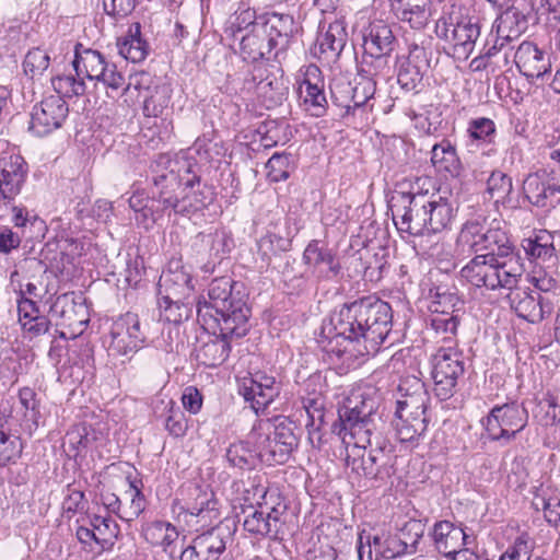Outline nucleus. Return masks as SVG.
Returning a JSON list of instances; mask_svg holds the SVG:
<instances>
[{"mask_svg": "<svg viewBox=\"0 0 560 560\" xmlns=\"http://www.w3.org/2000/svg\"><path fill=\"white\" fill-rule=\"evenodd\" d=\"M331 325L334 334L320 341L328 355L353 360L374 354L392 330V307L373 295L363 296L343 304Z\"/></svg>", "mask_w": 560, "mask_h": 560, "instance_id": "1", "label": "nucleus"}, {"mask_svg": "<svg viewBox=\"0 0 560 560\" xmlns=\"http://www.w3.org/2000/svg\"><path fill=\"white\" fill-rule=\"evenodd\" d=\"M240 284L230 277H220L211 281L208 300L197 305L198 320L208 330L218 328L224 335L244 337L249 330L250 308L236 288Z\"/></svg>", "mask_w": 560, "mask_h": 560, "instance_id": "2", "label": "nucleus"}, {"mask_svg": "<svg viewBox=\"0 0 560 560\" xmlns=\"http://www.w3.org/2000/svg\"><path fill=\"white\" fill-rule=\"evenodd\" d=\"M525 271L520 255L499 257L476 255L462 270V277L476 288L488 290L516 288Z\"/></svg>", "mask_w": 560, "mask_h": 560, "instance_id": "3", "label": "nucleus"}, {"mask_svg": "<svg viewBox=\"0 0 560 560\" xmlns=\"http://www.w3.org/2000/svg\"><path fill=\"white\" fill-rule=\"evenodd\" d=\"M457 248L478 255H489L499 257H512L520 255L508 233L501 228L498 220L489 221L485 215H477L467 220L458 234Z\"/></svg>", "mask_w": 560, "mask_h": 560, "instance_id": "4", "label": "nucleus"}, {"mask_svg": "<svg viewBox=\"0 0 560 560\" xmlns=\"http://www.w3.org/2000/svg\"><path fill=\"white\" fill-rule=\"evenodd\" d=\"M153 184L158 189L159 201L164 209L172 208L178 212L182 199L186 198L185 190L199 183L196 175L190 176L189 165L185 161L161 154L151 165Z\"/></svg>", "mask_w": 560, "mask_h": 560, "instance_id": "5", "label": "nucleus"}, {"mask_svg": "<svg viewBox=\"0 0 560 560\" xmlns=\"http://www.w3.org/2000/svg\"><path fill=\"white\" fill-rule=\"evenodd\" d=\"M377 407L378 401L374 390H352L338 407V422L332 424V433L342 438V440H345L347 433L352 438L364 434L370 443L372 417Z\"/></svg>", "mask_w": 560, "mask_h": 560, "instance_id": "6", "label": "nucleus"}, {"mask_svg": "<svg viewBox=\"0 0 560 560\" xmlns=\"http://www.w3.org/2000/svg\"><path fill=\"white\" fill-rule=\"evenodd\" d=\"M435 33L453 45L455 54L468 58L480 35V27L472 18L463 13L460 5L453 3L443 8V14L435 24Z\"/></svg>", "mask_w": 560, "mask_h": 560, "instance_id": "7", "label": "nucleus"}, {"mask_svg": "<svg viewBox=\"0 0 560 560\" xmlns=\"http://www.w3.org/2000/svg\"><path fill=\"white\" fill-rule=\"evenodd\" d=\"M527 409L516 401L494 406L482 420L488 439L506 445L522 432L528 423Z\"/></svg>", "mask_w": 560, "mask_h": 560, "instance_id": "8", "label": "nucleus"}, {"mask_svg": "<svg viewBox=\"0 0 560 560\" xmlns=\"http://www.w3.org/2000/svg\"><path fill=\"white\" fill-rule=\"evenodd\" d=\"M465 373V358L456 348L441 347L432 357L434 394L440 400H447L456 393L458 380Z\"/></svg>", "mask_w": 560, "mask_h": 560, "instance_id": "9", "label": "nucleus"}, {"mask_svg": "<svg viewBox=\"0 0 560 560\" xmlns=\"http://www.w3.org/2000/svg\"><path fill=\"white\" fill-rule=\"evenodd\" d=\"M346 465L360 477L377 482L387 481L395 472L394 456L384 447H374L369 451L359 446L358 442L347 454Z\"/></svg>", "mask_w": 560, "mask_h": 560, "instance_id": "10", "label": "nucleus"}, {"mask_svg": "<svg viewBox=\"0 0 560 560\" xmlns=\"http://www.w3.org/2000/svg\"><path fill=\"white\" fill-rule=\"evenodd\" d=\"M295 422L287 417H277L272 435L267 434L258 442L259 456L269 465L285 464L299 446Z\"/></svg>", "mask_w": 560, "mask_h": 560, "instance_id": "11", "label": "nucleus"}, {"mask_svg": "<svg viewBox=\"0 0 560 560\" xmlns=\"http://www.w3.org/2000/svg\"><path fill=\"white\" fill-rule=\"evenodd\" d=\"M425 192H397L393 196L389 210L397 230L410 235H424Z\"/></svg>", "mask_w": 560, "mask_h": 560, "instance_id": "12", "label": "nucleus"}, {"mask_svg": "<svg viewBox=\"0 0 560 560\" xmlns=\"http://www.w3.org/2000/svg\"><path fill=\"white\" fill-rule=\"evenodd\" d=\"M534 12V0H511V4L497 18L490 37L504 49L526 31Z\"/></svg>", "mask_w": 560, "mask_h": 560, "instance_id": "13", "label": "nucleus"}, {"mask_svg": "<svg viewBox=\"0 0 560 560\" xmlns=\"http://www.w3.org/2000/svg\"><path fill=\"white\" fill-rule=\"evenodd\" d=\"M109 355L131 359L145 341L137 314L128 312L113 322L109 330Z\"/></svg>", "mask_w": 560, "mask_h": 560, "instance_id": "14", "label": "nucleus"}, {"mask_svg": "<svg viewBox=\"0 0 560 560\" xmlns=\"http://www.w3.org/2000/svg\"><path fill=\"white\" fill-rule=\"evenodd\" d=\"M68 114L67 102L60 95H49L34 106L30 130L38 137L46 136L60 128Z\"/></svg>", "mask_w": 560, "mask_h": 560, "instance_id": "15", "label": "nucleus"}, {"mask_svg": "<svg viewBox=\"0 0 560 560\" xmlns=\"http://www.w3.org/2000/svg\"><path fill=\"white\" fill-rule=\"evenodd\" d=\"M510 301L516 315L532 324L542 322L555 307L552 300L537 291L518 290L511 294Z\"/></svg>", "mask_w": 560, "mask_h": 560, "instance_id": "16", "label": "nucleus"}, {"mask_svg": "<svg viewBox=\"0 0 560 560\" xmlns=\"http://www.w3.org/2000/svg\"><path fill=\"white\" fill-rule=\"evenodd\" d=\"M514 62L527 80H544L551 69V55L532 42H523L514 54Z\"/></svg>", "mask_w": 560, "mask_h": 560, "instance_id": "17", "label": "nucleus"}, {"mask_svg": "<svg viewBox=\"0 0 560 560\" xmlns=\"http://www.w3.org/2000/svg\"><path fill=\"white\" fill-rule=\"evenodd\" d=\"M523 190L526 199L537 208L552 209L560 205V185L538 173L524 179Z\"/></svg>", "mask_w": 560, "mask_h": 560, "instance_id": "18", "label": "nucleus"}, {"mask_svg": "<svg viewBox=\"0 0 560 560\" xmlns=\"http://www.w3.org/2000/svg\"><path fill=\"white\" fill-rule=\"evenodd\" d=\"M242 393L244 399L250 401L252 408L258 413L279 395V386L273 376L257 372L249 380H245Z\"/></svg>", "mask_w": 560, "mask_h": 560, "instance_id": "19", "label": "nucleus"}, {"mask_svg": "<svg viewBox=\"0 0 560 560\" xmlns=\"http://www.w3.org/2000/svg\"><path fill=\"white\" fill-rule=\"evenodd\" d=\"M237 338L236 335H224L218 328L212 330V336L195 349L197 361L208 368H215L226 361L231 352L230 339Z\"/></svg>", "mask_w": 560, "mask_h": 560, "instance_id": "20", "label": "nucleus"}, {"mask_svg": "<svg viewBox=\"0 0 560 560\" xmlns=\"http://www.w3.org/2000/svg\"><path fill=\"white\" fill-rule=\"evenodd\" d=\"M234 529L229 524L217 526L197 535L194 540L203 560H219L225 552L226 546L233 540Z\"/></svg>", "mask_w": 560, "mask_h": 560, "instance_id": "21", "label": "nucleus"}, {"mask_svg": "<svg viewBox=\"0 0 560 560\" xmlns=\"http://www.w3.org/2000/svg\"><path fill=\"white\" fill-rule=\"evenodd\" d=\"M262 26H266L268 38L276 47V57L289 48L292 38L300 31V25L292 15L277 12L269 13Z\"/></svg>", "mask_w": 560, "mask_h": 560, "instance_id": "22", "label": "nucleus"}, {"mask_svg": "<svg viewBox=\"0 0 560 560\" xmlns=\"http://www.w3.org/2000/svg\"><path fill=\"white\" fill-rule=\"evenodd\" d=\"M320 70L316 66H310L306 70L305 79L300 88L301 97L306 110L315 117H322L327 110V100L324 92V84L313 82L312 79H317Z\"/></svg>", "mask_w": 560, "mask_h": 560, "instance_id": "23", "label": "nucleus"}, {"mask_svg": "<svg viewBox=\"0 0 560 560\" xmlns=\"http://www.w3.org/2000/svg\"><path fill=\"white\" fill-rule=\"evenodd\" d=\"M425 203L424 235L436 234L447 229L454 217V210L448 200L441 196H429L425 192Z\"/></svg>", "mask_w": 560, "mask_h": 560, "instance_id": "24", "label": "nucleus"}, {"mask_svg": "<svg viewBox=\"0 0 560 560\" xmlns=\"http://www.w3.org/2000/svg\"><path fill=\"white\" fill-rule=\"evenodd\" d=\"M240 49L243 59L248 62H256L266 58L270 52H276V47L271 45L266 26H262V24H255L254 27L241 38Z\"/></svg>", "mask_w": 560, "mask_h": 560, "instance_id": "25", "label": "nucleus"}, {"mask_svg": "<svg viewBox=\"0 0 560 560\" xmlns=\"http://www.w3.org/2000/svg\"><path fill=\"white\" fill-rule=\"evenodd\" d=\"M106 62L105 56L98 50L84 48L82 44L75 45L72 65L77 77L94 81L98 72L105 69Z\"/></svg>", "mask_w": 560, "mask_h": 560, "instance_id": "26", "label": "nucleus"}, {"mask_svg": "<svg viewBox=\"0 0 560 560\" xmlns=\"http://www.w3.org/2000/svg\"><path fill=\"white\" fill-rule=\"evenodd\" d=\"M346 42L347 33L342 23H330L327 31L316 39L315 49H318V58L327 61L336 60L341 54Z\"/></svg>", "mask_w": 560, "mask_h": 560, "instance_id": "27", "label": "nucleus"}, {"mask_svg": "<svg viewBox=\"0 0 560 560\" xmlns=\"http://www.w3.org/2000/svg\"><path fill=\"white\" fill-rule=\"evenodd\" d=\"M118 54L131 62L143 61L149 54V44L141 36L140 23L130 25L128 33L117 38Z\"/></svg>", "mask_w": 560, "mask_h": 560, "instance_id": "28", "label": "nucleus"}, {"mask_svg": "<svg viewBox=\"0 0 560 560\" xmlns=\"http://www.w3.org/2000/svg\"><path fill=\"white\" fill-rule=\"evenodd\" d=\"M395 46V36L392 28L383 21L371 23L363 37L365 54H392Z\"/></svg>", "mask_w": 560, "mask_h": 560, "instance_id": "29", "label": "nucleus"}, {"mask_svg": "<svg viewBox=\"0 0 560 560\" xmlns=\"http://www.w3.org/2000/svg\"><path fill=\"white\" fill-rule=\"evenodd\" d=\"M190 282L189 273L176 265L174 270L170 268L167 271H163L159 280L158 295L184 299L192 290Z\"/></svg>", "mask_w": 560, "mask_h": 560, "instance_id": "30", "label": "nucleus"}, {"mask_svg": "<svg viewBox=\"0 0 560 560\" xmlns=\"http://www.w3.org/2000/svg\"><path fill=\"white\" fill-rule=\"evenodd\" d=\"M373 547L376 557L394 559L406 553L415 552V540L405 539V534H388L373 537Z\"/></svg>", "mask_w": 560, "mask_h": 560, "instance_id": "31", "label": "nucleus"}, {"mask_svg": "<svg viewBox=\"0 0 560 560\" xmlns=\"http://www.w3.org/2000/svg\"><path fill=\"white\" fill-rule=\"evenodd\" d=\"M432 537L439 552L450 556L457 550L462 541L466 539V534L460 527H456L448 521H440L433 527Z\"/></svg>", "mask_w": 560, "mask_h": 560, "instance_id": "32", "label": "nucleus"}, {"mask_svg": "<svg viewBox=\"0 0 560 560\" xmlns=\"http://www.w3.org/2000/svg\"><path fill=\"white\" fill-rule=\"evenodd\" d=\"M431 162L440 172H446L452 176L459 175L462 171L456 149L448 140H442L432 147Z\"/></svg>", "mask_w": 560, "mask_h": 560, "instance_id": "33", "label": "nucleus"}, {"mask_svg": "<svg viewBox=\"0 0 560 560\" xmlns=\"http://www.w3.org/2000/svg\"><path fill=\"white\" fill-rule=\"evenodd\" d=\"M428 299L430 300L431 313H458L457 305L462 304V300L454 285L438 284L429 289Z\"/></svg>", "mask_w": 560, "mask_h": 560, "instance_id": "34", "label": "nucleus"}, {"mask_svg": "<svg viewBox=\"0 0 560 560\" xmlns=\"http://www.w3.org/2000/svg\"><path fill=\"white\" fill-rule=\"evenodd\" d=\"M522 248L530 260L546 262L555 257L552 236L546 231H540L534 236L522 241Z\"/></svg>", "mask_w": 560, "mask_h": 560, "instance_id": "35", "label": "nucleus"}, {"mask_svg": "<svg viewBox=\"0 0 560 560\" xmlns=\"http://www.w3.org/2000/svg\"><path fill=\"white\" fill-rule=\"evenodd\" d=\"M395 417L396 435L401 443L418 441L425 434L430 422L429 417H413L412 413Z\"/></svg>", "mask_w": 560, "mask_h": 560, "instance_id": "36", "label": "nucleus"}, {"mask_svg": "<svg viewBox=\"0 0 560 560\" xmlns=\"http://www.w3.org/2000/svg\"><path fill=\"white\" fill-rule=\"evenodd\" d=\"M303 260L306 265L314 267H318L322 264L327 265V278L338 276L341 269L340 264L336 260V257L331 250L328 248L319 247V242L316 240L310 242L304 249Z\"/></svg>", "mask_w": 560, "mask_h": 560, "instance_id": "37", "label": "nucleus"}, {"mask_svg": "<svg viewBox=\"0 0 560 560\" xmlns=\"http://www.w3.org/2000/svg\"><path fill=\"white\" fill-rule=\"evenodd\" d=\"M195 501L186 508V512L191 516L200 517V522L206 523L219 517L218 501L212 492L202 491L199 487L192 489Z\"/></svg>", "mask_w": 560, "mask_h": 560, "instance_id": "38", "label": "nucleus"}, {"mask_svg": "<svg viewBox=\"0 0 560 560\" xmlns=\"http://www.w3.org/2000/svg\"><path fill=\"white\" fill-rule=\"evenodd\" d=\"M158 304L161 319L167 323L180 324L191 316L192 307L183 299L158 295Z\"/></svg>", "mask_w": 560, "mask_h": 560, "instance_id": "39", "label": "nucleus"}, {"mask_svg": "<svg viewBox=\"0 0 560 560\" xmlns=\"http://www.w3.org/2000/svg\"><path fill=\"white\" fill-rule=\"evenodd\" d=\"M90 526L95 530L96 545H98L102 550H109L119 535V527L115 520L110 516L94 514L90 517Z\"/></svg>", "mask_w": 560, "mask_h": 560, "instance_id": "40", "label": "nucleus"}, {"mask_svg": "<svg viewBox=\"0 0 560 560\" xmlns=\"http://www.w3.org/2000/svg\"><path fill=\"white\" fill-rule=\"evenodd\" d=\"M147 501L141 490L132 482H129L128 490L122 495V502L119 511V517L131 522L140 516L145 510Z\"/></svg>", "mask_w": 560, "mask_h": 560, "instance_id": "41", "label": "nucleus"}, {"mask_svg": "<svg viewBox=\"0 0 560 560\" xmlns=\"http://www.w3.org/2000/svg\"><path fill=\"white\" fill-rule=\"evenodd\" d=\"M257 93L264 98L268 108L281 105L287 96V86L276 77H267L260 80L256 86Z\"/></svg>", "mask_w": 560, "mask_h": 560, "instance_id": "42", "label": "nucleus"}, {"mask_svg": "<svg viewBox=\"0 0 560 560\" xmlns=\"http://www.w3.org/2000/svg\"><path fill=\"white\" fill-rule=\"evenodd\" d=\"M460 323L458 313H432L429 318V325L436 336H441L445 341H452L456 336Z\"/></svg>", "mask_w": 560, "mask_h": 560, "instance_id": "43", "label": "nucleus"}, {"mask_svg": "<svg viewBox=\"0 0 560 560\" xmlns=\"http://www.w3.org/2000/svg\"><path fill=\"white\" fill-rule=\"evenodd\" d=\"M412 389L411 394H404L402 398L397 399V401L402 402L405 407H415V406H423L428 407L429 395L425 389L424 383L417 377L407 378L402 381L399 386V392H407Z\"/></svg>", "mask_w": 560, "mask_h": 560, "instance_id": "44", "label": "nucleus"}, {"mask_svg": "<svg viewBox=\"0 0 560 560\" xmlns=\"http://www.w3.org/2000/svg\"><path fill=\"white\" fill-rule=\"evenodd\" d=\"M77 307L78 304L74 301L73 293H66L59 295L56 299L55 303L50 307V311L54 315H58L65 319V324L72 326L75 323L83 324L85 322L84 319L77 318ZM79 310L84 311V306L79 304Z\"/></svg>", "mask_w": 560, "mask_h": 560, "instance_id": "45", "label": "nucleus"}, {"mask_svg": "<svg viewBox=\"0 0 560 560\" xmlns=\"http://www.w3.org/2000/svg\"><path fill=\"white\" fill-rule=\"evenodd\" d=\"M257 245L261 259L269 265L272 257L290 249L291 241L281 235L268 233L258 241Z\"/></svg>", "mask_w": 560, "mask_h": 560, "instance_id": "46", "label": "nucleus"}, {"mask_svg": "<svg viewBox=\"0 0 560 560\" xmlns=\"http://www.w3.org/2000/svg\"><path fill=\"white\" fill-rule=\"evenodd\" d=\"M51 85L57 93L63 97L82 96L86 92V85L82 77L56 75L51 78Z\"/></svg>", "mask_w": 560, "mask_h": 560, "instance_id": "47", "label": "nucleus"}, {"mask_svg": "<svg viewBox=\"0 0 560 560\" xmlns=\"http://www.w3.org/2000/svg\"><path fill=\"white\" fill-rule=\"evenodd\" d=\"M226 460L233 467L250 470L256 465V456L244 442L231 444L226 450Z\"/></svg>", "mask_w": 560, "mask_h": 560, "instance_id": "48", "label": "nucleus"}, {"mask_svg": "<svg viewBox=\"0 0 560 560\" xmlns=\"http://www.w3.org/2000/svg\"><path fill=\"white\" fill-rule=\"evenodd\" d=\"M423 70L412 62H404L397 73V82L406 92L417 93L422 85Z\"/></svg>", "mask_w": 560, "mask_h": 560, "instance_id": "49", "label": "nucleus"}, {"mask_svg": "<svg viewBox=\"0 0 560 560\" xmlns=\"http://www.w3.org/2000/svg\"><path fill=\"white\" fill-rule=\"evenodd\" d=\"M332 102L349 113L352 108L353 85L343 77H335L329 84Z\"/></svg>", "mask_w": 560, "mask_h": 560, "instance_id": "50", "label": "nucleus"}, {"mask_svg": "<svg viewBox=\"0 0 560 560\" xmlns=\"http://www.w3.org/2000/svg\"><path fill=\"white\" fill-rule=\"evenodd\" d=\"M50 57L44 49L36 47L26 54L23 68L31 78L40 77L49 67Z\"/></svg>", "mask_w": 560, "mask_h": 560, "instance_id": "51", "label": "nucleus"}, {"mask_svg": "<svg viewBox=\"0 0 560 560\" xmlns=\"http://www.w3.org/2000/svg\"><path fill=\"white\" fill-rule=\"evenodd\" d=\"M468 137L471 141V145L475 142L490 143L495 133V125L493 120L480 117L472 119L467 129Z\"/></svg>", "mask_w": 560, "mask_h": 560, "instance_id": "52", "label": "nucleus"}, {"mask_svg": "<svg viewBox=\"0 0 560 560\" xmlns=\"http://www.w3.org/2000/svg\"><path fill=\"white\" fill-rule=\"evenodd\" d=\"M376 90L375 81L368 75L359 74L354 79L352 91V108L363 106L371 97H373Z\"/></svg>", "mask_w": 560, "mask_h": 560, "instance_id": "53", "label": "nucleus"}, {"mask_svg": "<svg viewBox=\"0 0 560 560\" xmlns=\"http://www.w3.org/2000/svg\"><path fill=\"white\" fill-rule=\"evenodd\" d=\"M290 154L287 153H275L266 163L267 176L273 182L278 183L285 180L290 173Z\"/></svg>", "mask_w": 560, "mask_h": 560, "instance_id": "54", "label": "nucleus"}, {"mask_svg": "<svg viewBox=\"0 0 560 560\" xmlns=\"http://www.w3.org/2000/svg\"><path fill=\"white\" fill-rule=\"evenodd\" d=\"M394 12L396 16L402 21L407 22L412 28L420 30L424 27L428 23L430 13L427 7L423 8H401L394 7Z\"/></svg>", "mask_w": 560, "mask_h": 560, "instance_id": "55", "label": "nucleus"}, {"mask_svg": "<svg viewBox=\"0 0 560 560\" xmlns=\"http://www.w3.org/2000/svg\"><path fill=\"white\" fill-rule=\"evenodd\" d=\"M94 81L102 83L105 88L112 91H118L119 89H124V91L129 90V84L125 88V75L118 71L115 63L108 61L105 63V69L98 72V75Z\"/></svg>", "mask_w": 560, "mask_h": 560, "instance_id": "56", "label": "nucleus"}, {"mask_svg": "<svg viewBox=\"0 0 560 560\" xmlns=\"http://www.w3.org/2000/svg\"><path fill=\"white\" fill-rule=\"evenodd\" d=\"M512 189V178L501 171L492 172L487 180L488 192L498 200L506 198Z\"/></svg>", "mask_w": 560, "mask_h": 560, "instance_id": "57", "label": "nucleus"}, {"mask_svg": "<svg viewBox=\"0 0 560 560\" xmlns=\"http://www.w3.org/2000/svg\"><path fill=\"white\" fill-rule=\"evenodd\" d=\"M244 528L250 534L277 539V529L270 527L262 511H254L244 521Z\"/></svg>", "mask_w": 560, "mask_h": 560, "instance_id": "58", "label": "nucleus"}, {"mask_svg": "<svg viewBox=\"0 0 560 560\" xmlns=\"http://www.w3.org/2000/svg\"><path fill=\"white\" fill-rule=\"evenodd\" d=\"M431 45V38L420 36L418 42H412L409 44V56L406 62H412L420 69L424 70L429 67V56L428 51Z\"/></svg>", "mask_w": 560, "mask_h": 560, "instance_id": "59", "label": "nucleus"}, {"mask_svg": "<svg viewBox=\"0 0 560 560\" xmlns=\"http://www.w3.org/2000/svg\"><path fill=\"white\" fill-rule=\"evenodd\" d=\"M304 409L307 415L306 428H322L325 424L326 412L322 398L305 399Z\"/></svg>", "mask_w": 560, "mask_h": 560, "instance_id": "60", "label": "nucleus"}, {"mask_svg": "<svg viewBox=\"0 0 560 560\" xmlns=\"http://www.w3.org/2000/svg\"><path fill=\"white\" fill-rule=\"evenodd\" d=\"M168 96L165 90L156 89L150 96L145 97L143 102V114L147 117H159L163 114L164 109L168 106Z\"/></svg>", "mask_w": 560, "mask_h": 560, "instance_id": "61", "label": "nucleus"}, {"mask_svg": "<svg viewBox=\"0 0 560 560\" xmlns=\"http://www.w3.org/2000/svg\"><path fill=\"white\" fill-rule=\"evenodd\" d=\"M533 504L535 508L542 509L546 521L552 525L558 526L560 523V499L557 497H536Z\"/></svg>", "mask_w": 560, "mask_h": 560, "instance_id": "62", "label": "nucleus"}, {"mask_svg": "<svg viewBox=\"0 0 560 560\" xmlns=\"http://www.w3.org/2000/svg\"><path fill=\"white\" fill-rule=\"evenodd\" d=\"M255 24H260L256 21L255 11L252 9H246L235 14V16L230 21L225 33L235 37L238 32H242L249 26L253 28Z\"/></svg>", "mask_w": 560, "mask_h": 560, "instance_id": "63", "label": "nucleus"}, {"mask_svg": "<svg viewBox=\"0 0 560 560\" xmlns=\"http://www.w3.org/2000/svg\"><path fill=\"white\" fill-rule=\"evenodd\" d=\"M198 237L202 243L210 246V252L215 256L230 250L231 240L224 231L215 230L213 233H200Z\"/></svg>", "mask_w": 560, "mask_h": 560, "instance_id": "64", "label": "nucleus"}]
</instances>
